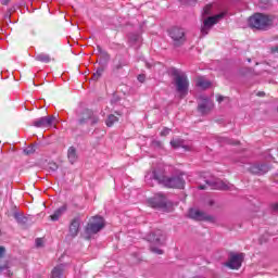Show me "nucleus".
Here are the masks:
<instances>
[{
	"mask_svg": "<svg viewBox=\"0 0 278 278\" xmlns=\"http://www.w3.org/2000/svg\"><path fill=\"white\" fill-rule=\"evenodd\" d=\"M275 18L273 15L264 14V13H254L248 20V25L251 29H257L258 31H267L273 27V23Z\"/></svg>",
	"mask_w": 278,
	"mask_h": 278,
	"instance_id": "nucleus-1",
	"label": "nucleus"
},
{
	"mask_svg": "<svg viewBox=\"0 0 278 278\" xmlns=\"http://www.w3.org/2000/svg\"><path fill=\"white\" fill-rule=\"evenodd\" d=\"M103 227H105V219H103V217H92L85 228V240H90V236L99 233Z\"/></svg>",
	"mask_w": 278,
	"mask_h": 278,
	"instance_id": "nucleus-2",
	"label": "nucleus"
},
{
	"mask_svg": "<svg viewBox=\"0 0 278 278\" xmlns=\"http://www.w3.org/2000/svg\"><path fill=\"white\" fill-rule=\"evenodd\" d=\"M174 84L180 97H186V94H188V88H190V80H188V76L186 74H179V72H175Z\"/></svg>",
	"mask_w": 278,
	"mask_h": 278,
	"instance_id": "nucleus-3",
	"label": "nucleus"
},
{
	"mask_svg": "<svg viewBox=\"0 0 278 278\" xmlns=\"http://www.w3.org/2000/svg\"><path fill=\"white\" fill-rule=\"evenodd\" d=\"M168 36L172 39V42L175 47H181L186 45V30L180 27H172L168 30Z\"/></svg>",
	"mask_w": 278,
	"mask_h": 278,
	"instance_id": "nucleus-4",
	"label": "nucleus"
},
{
	"mask_svg": "<svg viewBox=\"0 0 278 278\" xmlns=\"http://www.w3.org/2000/svg\"><path fill=\"white\" fill-rule=\"evenodd\" d=\"M206 186L205 185H201L199 186V190H207V188H211L212 190H230L232 185L227 182V181H223L220 179H215L214 181L212 180H206Z\"/></svg>",
	"mask_w": 278,
	"mask_h": 278,
	"instance_id": "nucleus-5",
	"label": "nucleus"
},
{
	"mask_svg": "<svg viewBox=\"0 0 278 278\" xmlns=\"http://www.w3.org/2000/svg\"><path fill=\"white\" fill-rule=\"evenodd\" d=\"M225 17V13H219L214 16H210L204 20L203 26L201 27V34L202 36H207L210 34V29L214 27L220 20Z\"/></svg>",
	"mask_w": 278,
	"mask_h": 278,
	"instance_id": "nucleus-6",
	"label": "nucleus"
},
{
	"mask_svg": "<svg viewBox=\"0 0 278 278\" xmlns=\"http://www.w3.org/2000/svg\"><path fill=\"white\" fill-rule=\"evenodd\" d=\"M189 218L192 220H204L205 223H216V217L197 208L189 210Z\"/></svg>",
	"mask_w": 278,
	"mask_h": 278,
	"instance_id": "nucleus-7",
	"label": "nucleus"
},
{
	"mask_svg": "<svg viewBox=\"0 0 278 278\" xmlns=\"http://www.w3.org/2000/svg\"><path fill=\"white\" fill-rule=\"evenodd\" d=\"M58 123V117L55 115H50V116H43L38 119H36L33 125L34 127L45 129L47 127H53Z\"/></svg>",
	"mask_w": 278,
	"mask_h": 278,
	"instance_id": "nucleus-8",
	"label": "nucleus"
},
{
	"mask_svg": "<svg viewBox=\"0 0 278 278\" xmlns=\"http://www.w3.org/2000/svg\"><path fill=\"white\" fill-rule=\"evenodd\" d=\"M148 203L150 207H154L155 210H162L166 207V195L163 193H156L153 198L148 199Z\"/></svg>",
	"mask_w": 278,
	"mask_h": 278,
	"instance_id": "nucleus-9",
	"label": "nucleus"
},
{
	"mask_svg": "<svg viewBox=\"0 0 278 278\" xmlns=\"http://www.w3.org/2000/svg\"><path fill=\"white\" fill-rule=\"evenodd\" d=\"M212 110H214V102H212V100H210V98H201V102L198 105V112H200V114L202 116H205L207 114H210V112H212Z\"/></svg>",
	"mask_w": 278,
	"mask_h": 278,
	"instance_id": "nucleus-10",
	"label": "nucleus"
},
{
	"mask_svg": "<svg viewBox=\"0 0 278 278\" xmlns=\"http://www.w3.org/2000/svg\"><path fill=\"white\" fill-rule=\"evenodd\" d=\"M244 260V254H231L226 266L231 268V270H238L242 266V261Z\"/></svg>",
	"mask_w": 278,
	"mask_h": 278,
	"instance_id": "nucleus-11",
	"label": "nucleus"
},
{
	"mask_svg": "<svg viewBox=\"0 0 278 278\" xmlns=\"http://www.w3.org/2000/svg\"><path fill=\"white\" fill-rule=\"evenodd\" d=\"M79 229H81V219L79 217H74L70 222L68 236L71 238H77V236H79Z\"/></svg>",
	"mask_w": 278,
	"mask_h": 278,
	"instance_id": "nucleus-12",
	"label": "nucleus"
},
{
	"mask_svg": "<svg viewBox=\"0 0 278 278\" xmlns=\"http://www.w3.org/2000/svg\"><path fill=\"white\" fill-rule=\"evenodd\" d=\"M184 186H186V180H184V178H181V176H174L170 178L167 177V181L165 184V188L181 189V188H184Z\"/></svg>",
	"mask_w": 278,
	"mask_h": 278,
	"instance_id": "nucleus-13",
	"label": "nucleus"
},
{
	"mask_svg": "<svg viewBox=\"0 0 278 278\" xmlns=\"http://www.w3.org/2000/svg\"><path fill=\"white\" fill-rule=\"evenodd\" d=\"M149 242H152V244H163L164 240V232L160 229L154 230L152 233L148 236Z\"/></svg>",
	"mask_w": 278,
	"mask_h": 278,
	"instance_id": "nucleus-14",
	"label": "nucleus"
},
{
	"mask_svg": "<svg viewBox=\"0 0 278 278\" xmlns=\"http://www.w3.org/2000/svg\"><path fill=\"white\" fill-rule=\"evenodd\" d=\"M249 172L252 175H264V173H268V166H266V165H252V166H250Z\"/></svg>",
	"mask_w": 278,
	"mask_h": 278,
	"instance_id": "nucleus-15",
	"label": "nucleus"
},
{
	"mask_svg": "<svg viewBox=\"0 0 278 278\" xmlns=\"http://www.w3.org/2000/svg\"><path fill=\"white\" fill-rule=\"evenodd\" d=\"M152 179H154L159 184H162L163 186H166V181H168V177H166L164 173L157 170L152 172Z\"/></svg>",
	"mask_w": 278,
	"mask_h": 278,
	"instance_id": "nucleus-16",
	"label": "nucleus"
},
{
	"mask_svg": "<svg viewBox=\"0 0 278 278\" xmlns=\"http://www.w3.org/2000/svg\"><path fill=\"white\" fill-rule=\"evenodd\" d=\"M152 179H154L159 184H162L163 186H166V181H168V177H166L164 173L157 170L152 172Z\"/></svg>",
	"mask_w": 278,
	"mask_h": 278,
	"instance_id": "nucleus-17",
	"label": "nucleus"
},
{
	"mask_svg": "<svg viewBox=\"0 0 278 278\" xmlns=\"http://www.w3.org/2000/svg\"><path fill=\"white\" fill-rule=\"evenodd\" d=\"M90 118H92V110L87 109L81 113L78 124L86 125V123H88V121H90Z\"/></svg>",
	"mask_w": 278,
	"mask_h": 278,
	"instance_id": "nucleus-18",
	"label": "nucleus"
},
{
	"mask_svg": "<svg viewBox=\"0 0 278 278\" xmlns=\"http://www.w3.org/2000/svg\"><path fill=\"white\" fill-rule=\"evenodd\" d=\"M66 210H67L66 204L62 205L56 211H54V213L52 215H50V219L53 222L60 220V216H62V214H64V212H66Z\"/></svg>",
	"mask_w": 278,
	"mask_h": 278,
	"instance_id": "nucleus-19",
	"label": "nucleus"
},
{
	"mask_svg": "<svg viewBox=\"0 0 278 278\" xmlns=\"http://www.w3.org/2000/svg\"><path fill=\"white\" fill-rule=\"evenodd\" d=\"M3 270H7L8 277H12L14 275L12 271H10V261L0 258V273H3Z\"/></svg>",
	"mask_w": 278,
	"mask_h": 278,
	"instance_id": "nucleus-20",
	"label": "nucleus"
},
{
	"mask_svg": "<svg viewBox=\"0 0 278 278\" xmlns=\"http://www.w3.org/2000/svg\"><path fill=\"white\" fill-rule=\"evenodd\" d=\"M67 157H68L71 164H75V162H77V149H75V147L68 148Z\"/></svg>",
	"mask_w": 278,
	"mask_h": 278,
	"instance_id": "nucleus-21",
	"label": "nucleus"
},
{
	"mask_svg": "<svg viewBox=\"0 0 278 278\" xmlns=\"http://www.w3.org/2000/svg\"><path fill=\"white\" fill-rule=\"evenodd\" d=\"M197 86L199 88H202L203 90H206V88H210V86H212V83L204 77H198Z\"/></svg>",
	"mask_w": 278,
	"mask_h": 278,
	"instance_id": "nucleus-22",
	"label": "nucleus"
},
{
	"mask_svg": "<svg viewBox=\"0 0 278 278\" xmlns=\"http://www.w3.org/2000/svg\"><path fill=\"white\" fill-rule=\"evenodd\" d=\"M62 275H64V267L62 265L54 267L51 271V278H62Z\"/></svg>",
	"mask_w": 278,
	"mask_h": 278,
	"instance_id": "nucleus-23",
	"label": "nucleus"
},
{
	"mask_svg": "<svg viewBox=\"0 0 278 278\" xmlns=\"http://www.w3.org/2000/svg\"><path fill=\"white\" fill-rule=\"evenodd\" d=\"M37 62H42L43 64H49L51 62V56L49 54L39 53L36 56Z\"/></svg>",
	"mask_w": 278,
	"mask_h": 278,
	"instance_id": "nucleus-24",
	"label": "nucleus"
},
{
	"mask_svg": "<svg viewBox=\"0 0 278 278\" xmlns=\"http://www.w3.org/2000/svg\"><path fill=\"white\" fill-rule=\"evenodd\" d=\"M115 123H118V117L114 114H110L105 121L106 127H114Z\"/></svg>",
	"mask_w": 278,
	"mask_h": 278,
	"instance_id": "nucleus-25",
	"label": "nucleus"
},
{
	"mask_svg": "<svg viewBox=\"0 0 278 278\" xmlns=\"http://www.w3.org/2000/svg\"><path fill=\"white\" fill-rule=\"evenodd\" d=\"M25 155H34L36 153V146H29L24 150Z\"/></svg>",
	"mask_w": 278,
	"mask_h": 278,
	"instance_id": "nucleus-26",
	"label": "nucleus"
},
{
	"mask_svg": "<svg viewBox=\"0 0 278 278\" xmlns=\"http://www.w3.org/2000/svg\"><path fill=\"white\" fill-rule=\"evenodd\" d=\"M101 75H103V68H98L97 72L92 75L93 81H98Z\"/></svg>",
	"mask_w": 278,
	"mask_h": 278,
	"instance_id": "nucleus-27",
	"label": "nucleus"
},
{
	"mask_svg": "<svg viewBox=\"0 0 278 278\" xmlns=\"http://www.w3.org/2000/svg\"><path fill=\"white\" fill-rule=\"evenodd\" d=\"M90 125H97L99 123V116L94 115V112L91 111V117L89 118Z\"/></svg>",
	"mask_w": 278,
	"mask_h": 278,
	"instance_id": "nucleus-28",
	"label": "nucleus"
},
{
	"mask_svg": "<svg viewBox=\"0 0 278 278\" xmlns=\"http://www.w3.org/2000/svg\"><path fill=\"white\" fill-rule=\"evenodd\" d=\"M150 251L152 253H155L156 255H164V250L160 249V248H155V247H151Z\"/></svg>",
	"mask_w": 278,
	"mask_h": 278,
	"instance_id": "nucleus-29",
	"label": "nucleus"
},
{
	"mask_svg": "<svg viewBox=\"0 0 278 278\" xmlns=\"http://www.w3.org/2000/svg\"><path fill=\"white\" fill-rule=\"evenodd\" d=\"M123 66H125V64H123V62H118L117 64H115L113 66L114 73H118L119 71H122Z\"/></svg>",
	"mask_w": 278,
	"mask_h": 278,
	"instance_id": "nucleus-30",
	"label": "nucleus"
},
{
	"mask_svg": "<svg viewBox=\"0 0 278 278\" xmlns=\"http://www.w3.org/2000/svg\"><path fill=\"white\" fill-rule=\"evenodd\" d=\"M151 147H154V149H162V141L160 140H153L151 142Z\"/></svg>",
	"mask_w": 278,
	"mask_h": 278,
	"instance_id": "nucleus-31",
	"label": "nucleus"
},
{
	"mask_svg": "<svg viewBox=\"0 0 278 278\" xmlns=\"http://www.w3.org/2000/svg\"><path fill=\"white\" fill-rule=\"evenodd\" d=\"M170 144L174 149H179V147H181V142L179 140H172Z\"/></svg>",
	"mask_w": 278,
	"mask_h": 278,
	"instance_id": "nucleus-32",
	"label": "nucleus"
},
{
	"mask_svg": "<svg viewBox=\"0 0 278 278\" xmlns=\"http://www.w3.org/2000/svg\"><path fill=\"white\" fill-rule=\"evenodd\" d=\"M58 168H59L58 163H55V162H50L49 163V169L50 170L55 172V170H58Z\"/></svg>",
	"mask_w": 278,
	"mask_h": 278,
	"instance_id": "nucleus-33",
	"label": "nucleus"
},
{
	"mask_svg": "<svg viewBox=\"0 0 278 278\" xmlns=\"http://www.w3.org/2000/svg\"><path fill=\"white\" fill-rule=\"evenodd\" d=\"M168 134H170V129L169 128H163V130L161 131V136L162 137H166V136H168Z\"/></svg>",
	"mask_w": 278,
	"mask_h": 278,
	"instance_id": "nucleus-34",
	"label": "nucleus"
},
{
	"mask_svg": "<svg viewBox=\"0 0 278 278\" xmlns=\"http://www.w3.org/2000/svg\"><path fill=\"white\" fill-rule=\"evenodd\" d=\"M212 11V5L207 4L206 7H204V14H211Z\"/></svg>",
	"mask_w": 278,
	"mask_h": 278,
	"instance_id": "nucleus-35",
	"label": "nucleus"
},
{
	"mask_svg": "<svg viewBox=\"0 0 278 278\" xmlns=\"http://www.w3.org/2000/svg\"><path fill=\"white\" fill-rule=\"evenodd\" d=\"M147 79V76H144V74H140L138 76V81H140V84H144V80Z\"/></svg>",
	"mask_w": 278,
	"mask_h": 278,
	"instance_id": "nucleus-36",
	"label": "nucleus"
},
{
	"mask_svg": "<svg viewBox=\"0 0 278 278\" xmlns=\"http://www.w3.org/2000/svg\"><path fill=\"white\" fill-rule=\"evenodd\" d=\"M43 243H45V241L42 240V238L36 239V247H42Z\"/></svg>",
	"mask_w": 278,
	"mask_h": 278,
	"instance_id": "nucleus-37",
	"label": "nucleus"
},
{
	"mask_svg": "<svg viewBox=\"0 0 278 278\" xmlns=\"http://www.w3.org/2000/svg\"><path fill=\"white\" fill-rule=\"evenodd\" d=\"M5 255V248L0 247V260H3V256Z\"/></svg>",
	"mask_w": 278,
	"mask_h": 278,
	"instance_id": "nucleus-38",
	"label": "nucleus"
},
{
	"mask_svg": "<svg viewBox=\"0 0 278 278\" xmlns=\"http://www.w3.org/2000/svg\"><path fill=\"white\" fill-rule=\"evenodd\" d=\"M14 218L17 223H21V215L18 213H14Z\"/></svg>",
	"mask_w": 278,
	"mask_h": 278,
	"instance_id": "nucleus-39",
	"label": "nucleus"
},
{
	"mask_svg": "<svg viewBox=\"0 0 278 278\" xmlns=\"http://www.w3.org/2000/svg\"><path fill=\"white\" fill-rule=\"evenodd\" d=\"M1 5H9L10 0H0Z\"/></svg>",
	"mask_w": 278,
	"mask_h": 278,
	"instance_id": "nucleus-40",
	"label": "nucleus"
},
{
	"mask_svg": "<svg viewBox=\"0 0 278 278\" xmlns=\"http://www.w3.org/2000/svg\"><path fill=\"white\" fill-rule=\"evenodd\" d=\"M271 53H278V46L270 48Z\"/></svg>",
	"mask_w": 278,
	"mask_h": 278,
	"instance_id": "nucleus-41",
	"label": "nucleus"
},
{
	"mask_svg": "<svg viewBox=\"0 0 278 278\" xmlns=\"http://www.w3.org/2000/svg\"><path fill=\"white\" fill-rule=\"evenodd\" d=\"M274 212H278V202L271 205Z\"/></svg>",
	"mask_w": 278,
	"mask_h": 278,
	"instance_id": "nucleus-42",
	"label": "nucleus"
},
{
	"mask_svg": "<svg viewBox=\"0 0 278 278\" xmlns=\"http://www.w3.org/2000/svg\"><path fill=\"white\" fill-rule=\"evenodd\" d=\"M224 97L223 96H217V101H218V103H222V101H224Z\"/></svg>",
	"mask_w": 278,
	"mask_h": 278,
	"instance_id": "nucleus-43",
	"label": "nucleus"
},
{
	"mask_svg": "<svg viewBox=\"0 0 278 278\" xmlns=\"http://www.w3.org/2000/svg\"><path fill=\"white\" fill-rule=\"evenodd\" d=\"M97 49H98L99 53H103V50L101 49V46H98Z\"/></svg>",
	"mask_w": 278,
	"mask_h": 278,
	"instance_id": "nucleus-44",
	"label": "nucleus"
},
{
	"mask_svg": "<svg viewBox=\"0 0 278 278\" xmlns=\"http://www.w3.org/2000/svg\"><path fill=\"white\" fill-rule=\"evenodd\" d=\"M208 205H211V206L214 205V201H212V200L208 201Z\"/></svg>",
	"mask_w": 278,
	"mask_h": 278,
	"instance_id": "nucleus-45",
	"label": "nucleus"
},
{
	"mask_svg": "<svg viewBox=\"0 0 278 278\" xmlns=\"http://www.w3.org/2000/svg\"><path fill=\"white\" fill-rule=\"evenodd\" d=\"M258 97H264V92H262V93H258Z\"/></svg>",
	"mask_w": 278,
	"mask_h": 278,
	"instance_id": "nucleus-46",
	"label": "nucleus"
}]
</instances>
